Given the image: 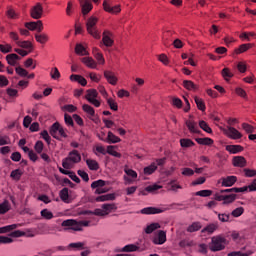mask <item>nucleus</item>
<instances>
[{"label": "nucleus", "instance_id": "nucleus-1", "mask_svg": "<svg viewBox=\"0 0 256 256\" xmlns=\"http://www.w3.org/2000/svg\"><path fill=\"white\" fill-rule=\"evenodd\" d=\"M61 226L64 227V231H83V227H89V221L82 220L78 222L77 220L68 219L64 220Z\"/></svg>", "mask_w": 256, "mask_h": 256}, {"label": "nucleus", "instance_id": "nucleus-2", "mask_svg": "<svg viewBox=\"0 0 256 256\" xmlns=\"http://www.w3.org/2000/svg\"><path fill=\"white\" fill-rule=\"evenodd\" d=\"M77 163H81V154H79L77 150H72L69 152L68 156L62 160V167L64 169H71V167Z\"/></svg>", "mask_w": 256, "mask_h": 256}, {"label": "nucleus", "instance_id": "nucleus-3", "mask_svg": "<svg viewBox=\"0 0 256 256\" xmlns=\"http://www.w3.org/2000/svg\"><path fill=\"white\" fill-rule=\"evenodd\" d=\"M225 245H227V239H225V237L213 236L211 238V243L209 244V249L213 253H217V251H223Z\"/></svg>", "mask_w": 256, "mask_h": 256}, {"label": "nucleus", "instance_id": "nucleus-4", "mask_svg": "<svg viewBox=\"0 0 256 256\" xmlns=\"http://www.w3.org/2000/svg\"><path fill=\"white\" fill-rule=\"evenodd\" d=\"M99 19L95 16L90 17L86 22V29L89 35L94 39H101V32L97 29V22Z\"/></svg>", "mask_w": 256, "mask_h": 256}, {"label": "nucleus", "instance_id": "nucleus-5", "mask_svg": "<svg viewBox=\"0 0 256 256\" xmlns=\"http://www.w3.org/2000/svg\"><path fill=\"white\" fill-rule=\"evenodd\" d=\"M67 129L63 128L59 122H55L51 127H50V135L54 138L57 139L58 141H61L60 137H63L64 139H67ZM60 135V137L57 135Z\"/></svg>", "mask_w": 256, "mask_h": 256}, {"label": "nucleus", "instance_id": "nucleus-6", "mask_svg": "<svg viewBox=\"0 0 256 256\" xmlns=\"http://www.w3.org/2000/svg\"><path fill=\"white\" fill-rule=\"evenodd\" d=\"M167 242V232L159 230L153 237L152 243L154 245H164Z\"/></svg>", "mask_w": 256, "mask_h": 256}, {"label": "nucleus", "instance_id": "nucleus-7", "mask_svg": "<svg viewBox=\"0 0 256 256\" xmlns=\"http://www.w3.org/2000/svg\"><path fill=\"white\" fill-rule=\"evenodd\" d=\"M106 185H107V182L100 179V180H96V181L92 182L91 187H92V189H96L95 190L96 195H101L103 193H107V189L103 188Z\"/></svg>", "mask_w": 256, "mask_h": 256}, {"label": "nucleus", "instance_id": "nucleus-8", "mask_svg": "<svg viewBox=\"0 0 256 256\" xmlns=\"http://www.w3.org/2000/svg\"><path fill=\"white\" fill-rule=\"evenodd\" d=\"M224 133L227 135V137H229V139H233L234 141H237V139H241L243 137V134H241L239 130L231 126H227Z\"/></svg>", "mask_w": 256, "mask_h": 256}, {"label": "nucleus", "instance_id": "nucleus-9", "mask_svg": "<svg viewBox=\"0 0 256 256\" xmlns=\"http://www.w3.org/2000/svg\"><path fill=\"white\" fill-rule=\"evenodd\" d=\"M25 27L29 31H37L38 33H41V31H43V21L38 20L36 22H26Z\"/></svg>", "mask_w": 256, "mask_h": 256}, {"label": "nucleus", "instance_id": "nucleus-10", "mask_svg": "<svg viewBox=\"0 0 256 256\" xmlns=\"http://www.w3.org/2000/svg\"><path fill=\"white\" fill-rule=\"evenodd\" d=\"M30 15L32 19H41V17H43V5L41 3H37L32 7Z\"/></svg>", "mask_w": 256, "mask_h": 256}, {"label": "nucleus", "instance_id": "nucleus-11", "mask_svg": "<svg viewBox=\"0 0 256 256\" xmlns=\"http://www.w3.org/2000/svg\"><path fill=\"white\" fill-rule=\"evenodd\" d=\"M103 9H104V11H106L107 13H111L112 15L121 13L120 5L111 7V5L109 4V2L107 0H104V2H103Z\"/></svg>", "mask_w": 256, "mask_h": 256}, {"label": "nucleus", "instance_id": "nucleus-12", "mask_svg": "<svg viewBox=\"0 0 256 256\" xmlns=\"http://www.w3.org/2000/svg\"><path fill=\"white\" fill-rule=\"evenodd\" d=\"M82 8V15H88L93 10V4L89 0H78Z\"/></svg>", "mask_w": 256, "mask_h": 256}, {"label": "nucleus", "instance_id": "nucleus-13", "mask_svg": "<svg viewBox=\"0 0 256 256\" xmlns=\"http://www.w3.org/2000/svg\"><path fill=\"white\" fill-rule=\"evenodd\" d=\"M164 212L165 210L161 208H156V207H146L140 211L142 215H158L159 213H164Z\"/></svg>", "mask_w": 256, "mask_h": 256}, {"label": "nucleus", "instance_id": "nucleus-14", "mask_svg": "<svg viewBox=\"0 0 256 256\" xmlns=\"http://www.w3.org/2000/svg\"><path fill=\"white\" fill-rule=\"evenodd\" d=\"M113 34L110 31L105 30L103 32L102 42L105 45V47H113V43H115L111 37Z\"/></svg>", "mask_w": 256, "mask_h": 256}, {"label": "nucleus", "instance_id": "nucleus-15", "mask_svg": "<svg viewBox=\"0 0 256 256\" xmlns=\"http://www.w3.org/2000/svg\"><path fill=\"white\" fill-rule=\"evenodd\" d=\"M232 165L234 167H247V160L243 156H234L232 159Z\"/></svg>", "mask_w": 256, "mask_h": 256}, {"label": "nucleus", "instance_id": "nucleus-16", "mask_svg": "<svg viewBox=\"0 0 256 256\" xmlns=\"http://www.w3.org/2000/svg\"><path fill=\"white\" fill-rule=\"evenodd\" d=\"M6 61L8 65L15 67V65H17V61H21V56L17 55L16 53H11L6 56Z\"/></svg>", "mask_w": 256, "mask_h": 256}, {"label": "nucleus", "instance_id": "nucleus-17", "mask_svg": "<svg viewBox=\"0 0 256 256\" xmlns=\"http://www.w3.org/2000/svg\"><path fill=\"white\" fill-rule=\"evenodd\" d=\"M225 149L231 155H237V153H241L244 148L241 145H227Z\"/></svg>", "mask_w": 256, "mask_h": 256}, {"label": "nucleus", "instance_id": "nucleus-18", "mask_svg": "<svg viewBox=\"0 0 256 256\" xmlns=\"http://www.w3.org/2000/svg\"><path fill=\"white\" fill-rule=\"evenodd\" d=\"M217 229H219V224L211 223V224L207 225L206 227H204L201 230V233H208V235H213V233H215V231H217Z\"/></svg>", "mask_w": 256, "mask_h": 256}, {"label": "nucleus", "instance_id": "nucleus-19", "mask_svg": "<svg viewBox=\"0 0 256 256\" xmlns=\"http://www.w3.org/2000/svg\"><path fill=\"white\" fill-rule=\"evenodd\" d=\"M234 183H237V176L222 178V187H233Z\"/></svg>", "mask_w": 256, "mask_h": 256}, {"label": "nucleus", "instance_id": "nucleus-20", "mask_svg": "<svg viewBox=\"0 0 256 256\" xmlns=\"http://www.w3.org/2000/svg\"><path fill=\"white\" fill-rule=\"evenodd\" d=\"M186 126L188 127L190 133H201V130H199V127L197 126V122L193 120H187Z\"/></svg>", "mask_w": 256, "mask_h": 256}, {"label": "nucleus", "instance_id": "nucleus-21", "mask_svg": "<svg viewBox=\"0 0 256 256\" xmlns=\"http://www.w3.org/2000/svg\"><path fill=\"white\" fill-rule=\"evenodd\" d=\"M104 77L110 85H117V77L111 71H104Z\"/></svg>", "mask_w": 256, "mask_h": 256}, {"label": "nucleus", "instance_id": "nucleus-22", "mask_svg": "<svg viewBox=\"0 0 256 256\" xmlns=\"http://www.w3.org/2000/svg\"><path fill=\"white\" fill-rule=\"evenodd\" d=\"M67 249H72V251H83L85 249V242H74L67 246Z\"/></svg>", "mask_w": 256, "mask_h": 256}, {"label": "nucleus", "instance_id": "nucleus-23", "mask_svg": "<svg viewBox=\"0 0 256 256\" xmlns=\"http://www.w3.org/2000/svg\"><path fill=\"white\" fill-rule=\"evenodd\" d=\"M82 63L89 67L90 69H97V62L94 61L92 57H84L82 58Z\"/></svg>", "mask_w": 256, "mask_h": 256}, {"label": "nucleus", "instance_id": "nucleus-24", "mask_svg": "<svg viewBox=\"0 0 256 256\" xmlns=\"http://www.w3.org/2000/svg\"><path fill=\"white\" fill-rule=\"evenodd\" d=\"M70 81H77V83L82 85V87H85L87 85V79H85V77H83L81 75H77V74H72L70 76Z\"/></svg>", "mask_w": 256, "mask_h": 256}, {"label": "nucleus", "instance_id": "nucleus-25", "mask_svg": "<svg viewBox=\"0 0 256 256\" xmlns=\"http://www.w3.org/2000/svg\"><path fill=\"white\" fill-rule=\"evenodd\" d=\"M183 87L187 89V91H197L199 89V87L190 80H184Z\"/></svg>", "mask_w": 256, "mask_h": 256}, {"label": "nucleus", "instance_id": "nucleus-26", "mask_svg": "<svg viewBox=\"0 0 256 256\" xmlns=\"http://www.w3.org/2000/svg\"><path fill=\"white\" fill-rule=\"evenodd\" d=\"M86 165L88 169H90V171H99V163L97 162V160L87 159Z\"/></svg>", "mask_w": 256, "mask_h": 256}, {"label": "nucleus", "instance_id": "nucleus-27", "mask_svg": "<svg viewBox=\"0 0 256 256\" xmlns=\"http://www.w3.org/2000/svg\"><path fill=\"white\" fill-rule=\"evenodd\" d=\"M253 47L252 43L248 44H241L237 49H235L236 55H241V53H245L246 51H249Z\"/></svg>", "mask_w": 256, "mask_h": 256}, {"label": "nucleus", "instance_id": "nucleus-28", "mask_svg": "<svg viewBox=\"0 0 256 256\" xmlns=\"http://www.w3.org/2000/svg\"><path fill=\"white\" fill-rule=\"evenodd\" d=\"M17 227H21V224H12V225L0 227V234L11 233V231H15Z\"/></svg>", "mask_w": 256, "mask_h": 256}, {"label": "nucleus", "instance_id": "nucleus-29", "mask_svg": "<svg viewBox=\"0 0 256 256\" xmlns=\"http://www.w3.org/2000/svg\"><path fill=\"white\" fill-rule=\"evenodd\" d=\"M102 209L104 211V215H109L111 211H117V205L111 204H102Z\"/></svg>", "mask_w": 256, "mask_h": 256}, {"label": "nucleus", "instance_id": "nucleus-30", "mask_svg": "<svg viewBox=\"0 0 256 256\" xmlns=\"http://www.w3.org/2000/svg\"><path fill=\"white\" fill-rule=\"evenodd\" d=\"M122 253H133L135 251H139V246L135 244H128L124 246L121 250Z\"/></svg>", "mask_w": 256, "mask_h": 256}, {"label": "nucleus", "instance_id": "nucleus-31", "mask_svg": "<svg viewBox=\"0 0 256 256\" xmlns=\"http://www.w3.org/2000/svg\"><path fill=\"white\" fill-rule=\"evenodd\" d=\"M157 229H161V224L155 222V223H152V224L148 225L145 228V233L147 235H151V233H153V231H157Z\"/></svg>", "mask_w": 256, "mask_h": 256}, {"label": "nucleus", "instance_id": "nucleus-32", "mask_svg": "<svg viewBox=\"0 0 256 256\" xmlns=\"http://www.w3.org/2000/svg\"><path fill=\"white\" fill-rule=\"evenodd\" d=\"M93 55L95 59L98 61L99 65H105V58L103 57V54L100 53L99 49L94 48Z\"/></svg>", "mask_w": 256, "mask_h": 256}, {"label": "nucleus", "instance_id": "nucleus-33", "mask_svg": "<svg viewBox=\"0 0 256 256\" xmlns=\"http://www.w3.org/2000/svg\"><path fill=\"white\" fill-rule=\"evenodd\" d=\"M97 203H101L103 201H115V194H105L98 196L96 198Z\"/></svg>", "mask_w": 256, "mask_h": 256}, {"label": "nucleus", "instance_id": "nucleus-34", "mask_svg": "<svg viewBox=\"0 0 256 256\" xmlns=\"http://www.w3.org/2000/svg\"><path fill=\"white\" fill-rule=\"evenodd\" d=\"M35 39L37 43H41V45H45L47 41H49V36L45 33L42 34H35Z\"/></svg>", "mask_w": 256, "mask_h": 256}, {"label": "nucleus", "instance_id": "nucleus-35", "mask_svg": "<svg viewBox=\"0 0 256 256\" xmlns=\"http://www.w3.org/2000/svg\"><path fill=\"white\" fill-rule=\"evenodd\" d=\"M105 141H107V143H121V138L115 136L113 132L109 131L107 139Z\"/></svg>", "mask_w": 256, "mask_h": 256}, {"label": "nucleus", "instance_id": "nucleus-36", "mask_svg": "<svg viewBox=\"0 0 256 256\" xmlns=\"http://www.w3.org/2000/svg\"><path fill=\"white\" fill-rule=\"evenodd\" d=\"M195 141H196V143H198V145H213V143H214L213 139H211L209 137L196 138Z\"/></svg>", "mask_w": 256, "mask_h": 256}, {"label": "nucleus", "instance_id": "nucleus-37", "mask_svg": "<svg viewBox=\"0 0 256 256\" xmlns=\"http://www.w3.org/2000/svg\"><path fill=\"white\" fill-rule=\"evenodd\" d=\"M215 215L218 216V219L221 221V223H229V219H231V214L227 213H218L217 211L214 212Z\"/></svg>", "mask_w": 256, "mask_h": 256}, {"label": "nucleus", "instance_id": "nucleus-38", "mask_svg": "<svg viewBox=\"0 0 256 256\" xmlns=\"http://www.w3.org/2000/svg\"><path fill=\"white\" fill-rule=\"evenodd\" d=\"M154 171H157V163L155 162L144 168V175H153Z\"/></svg>", "mask_w": 256, "mask_h": 256}, {"label": "nucleus", "instance_id": "nucleus-39", "mask_svg": "<svg viewBox=\"0 0 256 256\" xmlns=\"http://www.w3.org/2000/svg\"><path fill=\"white\" fill-rule=\"evenodd\" d=\"M221 75H222L223 79H225L226 81H230L231 78H233V76H234L233 72H231V70L229 68L222 69Z\"/></svg>", "mask_w": 256, "mask_h": 256}, {"label": "nucleus", "instance_id": "nucleus-40", "mask_svg": "<svg viewBox=\"0 0 256 256\" xmlns=\"http://www.w3.org/2000/svg\"><path fill=\"white\" fill-rule=\"evenodd\" d=\"M17 46L21 47V49H28V51H33V44L29 41L19 40Z\"/></svg>", "mask_w": 256, "mask_h": 256}, {"label": "nucleus", "instance_id": "nucleus-41", "mask_svg": "<svg viewBox=\"0 0 256 256\" xmlns=\"http://www.w3.org/2000/svg\"><path fill=\"white\" fill-rule=\"evenodd\" d=\"M22 176L23 171L21 169H15L10 174L11 179H14V181H20Z\"/></svg>", "mask_w": 256, "mask_h": 256}, {"label": "nucleus", "instance_id": "nucleus-42", "mask_svg": "<svg viewBox=\"0 0 256 256\" xmlns=\"http://www.w3.org/2000/svg\"><path fill=\"white\" fill-rule=\"evenodd\" d=\"M82 109L84 111V113H87L88 117H95V109H93V107H91L89 104H84L82 106Z\"/></svg>", "mask_w": 256, "mask_h": 256}, {"label": "nucleus", "instance_id": "nucleus-43", "mask_svg": "<svg viewBox=\"0 0 256 256\" xmlns=\"http://www.w3.org/2000/svg\"><path fill=\"white\" fill-rule=\"evenodd\" d=\"M75 53L77 55H89V53L87 52V49H85V46L82 44H76L75 47Z\"/></svg>", "mask_w": 256, "mask_h": 256}, {"label": "nucleus", "instance_id": "nucleus-44", "mask_svg": "<svg viewBox=\"0 0 256 256\" xmlns=\"http://www.w3.org/2000/svg\"><path fill=\"white\" fill-rule=\"evenodd\" d=\"M60 199H62L64 203H69V188H63L60 191Z\"/></svg>", "mask_w": 256, "mask_h": 256}, {"label": "nucleus", "instance_id": "nucleus-45", "mask_svg": "<svg viewBox=\"0 0 256 256\" xmlns=\"http://www.w3.org/2000/svg\"><path fill=\"white\" fill-rule=\"evenodd\" d=\"M11 209V205L7 200H5L3 203L0 204V215H5L7 211Z\"/></svg>", "mask_w": 256, "mask_h": 256}, {"label": "nucleus", "instance_id": "nucleus-46", "mask_svg": "<svg viewBox=\"0 0 256 256\" xmlns=\"http://www.w3.org/2000/svg\"><path fill=\"white\" fill-rule=\"evenodd\" d=\"M201 229V223L200 222H193L188 228V233H195V231H199Z\"/></svg>", "mask_w": 256, "mask_h": 256}, {"label": "nucleus", "instance_id": "nucleus-47", "mask_svg": "<svg viewBox=\"0 0 256 256\" xmlns=\"http://www.w3.org/2000/svg\"><path fill=\"white\" fill-rule=\"evenodd\" d=\"M6 15L8 19H19V13H17L13 8H8Z\"/></svg>", "mask_w": 256, "mask_h": 256}, {"label": "nucleus", "instance_id": "nucleus-48", "mask_svg": "<svg viewBox=\"0 0 256 256\" xmlns=\"http://www.w3.org/2000/svg\"><path fill=\"white\" fill-rule=\"evenodd\" d=\"M97 95H99L97 93V90L90 89V90L87 91L86 99H87V101H92L93 99H97Z\"/></svg>", "mask_w": 256, "mask_h": 256}, {"label": "nucleus", "instance_id": "nucleus-49", "mask_svg": "<svg viewBox=\"0 0 256 256\" xmlns=\"http://www.w3.org/2000/svg\"><path fill=\"white\" fill-rule=\"evenodd\" d=\"M194 101L197 105V108L199 109V111H205L206 106H205V102L203 101V99L199 98V97H195Z\"/></svg>", "mask_w": 256, "mask_h": 256}, {"label": "nucleus", "instance_id": "nucleus-50", "mask_svg": "<svg viewBox=\"0 0 256 256\" xmlns=\"http://www.w3.org/2000/svg\"><path fill=\"white\" fill-rule=\"evenodd\" d=\"M51 79H54V81H57V79H61V72H59V69L57 67L52 68L50 72Z\"/></svg>", "mask_w": 256, "mask_h": 256}, {"label": "nucleus", "instance_id": "nucleus-51", "mask_svg": "<svg viewBox=\"0 0 256 256\" xmlns=\"http://www.w3.org/2000/svg\"><path fill=\"white\" fill-rule=\"evenodd\" d=\"M199 127L200 129L205 131V133H213V130L211 129V127H209V124H207V122H205L204 120H201L199 122Z\"/></svg>", "mask_w": 256, "mask_h": 256}, {"label": "nucleus", "instance_id": "nucleus-52", "mask_svg": "<svg viewBox=\"0 0 256 256\" xmlns=\"http://www.w3.org/2000/svg\"><path fill=\"white\" fill-rule=\"evenodd\" d=\"M180 145L181 147L189 148V147H193V145H195V142H193L191 139L183 138L180 140Z\"/></svg>", "mask_w": 256, "mask_h": 256}, {"label": "nucleus", "instance_id": "nucleus-53", "mask_svg": "<svg viewBox=\"0 0 256 256\" xmlns=\"http://www.w3.org/2000/svg\"><path fill=\"white\" fill-rule=\"evenodd\" d=\"M237 199V195L235 194H229L224 196V205H228L229 203H233Z\"/></svg>", "mask_w": 256, "mask_h": 256}, {"label": "nucleus", "instance_id": "nucleus-54", "mask_svg": "<svg viewBox=\"0 0 256 256\" xmlns=\"http://www.w3.org/2000/svg\"><path fill=\"white\" fill-rule=\"evenodd\" d=\"M162 186L161 185H149L145 188V191H147V193H155L156 191H159V189H161Z\"/></svg>", "mask_w": 256, "mask_h": 256}, {"label": "nucleus", "instance_id": "nucleus-55", "mask_svg": "<svg viewBox=\"0 0 256 256\" xmlns=\"http://www.w3.org/2000/svg\"><path fill=\"white\" fill-rule=\"evenodd\" d=\"M0 51L1 53H11V51H13V46H11V44H0Z\"/></svg>", "mask_w": 256, "mask_h": 256}, {"label": "nucleus", "instance_id": "nucleus-56", "mask_svg": "<svg viewBox=\"0 0 256 256\" xmlns=\"http://www.w3.org/2000/svg\"><path fill=\"white\" fill-rule=\"evenodd\" d=\"M107 104L109 105V107L112 111H118L119 110V106L117 105V102H115V100H113V98H108L107 99Z\"/></svg>", "mask_w": 256, "mask_h": 256}, {"label": "nucleus", "instance_id": "nucleus-57", "mask_svg": "<svg viewBox=\"0 0 256 256\" xmlns=\"http://www.w3.org/2000/svg\"><path fill=\"white\" fill-rule=\"evenodd\" d=\"M113 147L114 146H108L106 153H108V155H112V157H117L118 159H121V153L113 150Z\"/></svg>", "mask_w": 256, "mask_h": 256}, {"label": "nucleus", "instance_id": "nucleus-58", "mask_svg": "<svg viewBox=\"0 0 256 256\" xmlns=\"http://www.w3.org/2000/svg\"><path fill=\"white\" fill-rule=\"evenodd\" d=\"M41 217L44 219L50 220L53 219V212L49 211L48 209H43L41 212Z\"/></svg>", "mask_w": 256, "mask_h": 256}, {"label": "nucleus", "instance_id": "nucleus-59", "mask_svg": "<svg viewBox=\"0 0 256 256\" xmlns=\"http://www.w3.org/2000/svg\"><path fill=\"white\" fill-rule=\"evenodd\" d=\"M3 145H11V138H9V136H7V135L1 136L0 135V147H3Z\"/></svg>", "mask_w": 256, "mask_h": 256}, {"label": "nucleus", "instance_id": "nucleus-60", "mask_svg": "<svg viewBox=\"0 0 256 256\" xmlns=\"http://www.w3.org/2000/svg\"><path fill=\"white\" fill-rule=\"evenodd\" d=\"M243 213H245V209L243 207H238L231 212V215L232 217H241Z\"/></svg>", "mask_w": 256, "mask_h": 256}, {"label": "nucleus", "instance_id": "nucleus-61", "mask_svg": "<svg viewBox=\"0 0 256 256\" xmlns=\"http://www.w3.org/2000/svg\"><path fill=\"white\" fill-rule=\"evenodd\" d=\"M197 197H211L213 195V191L211 190H200L196 192Z\"/></svg>", "mask_w": 256, "mask_h": 256}, {"label": "nucleus", "instance_id": "nucleus-62", "mask_svg": "<svg viewBox=\"0 0 256 256\" xmlns=\"http://www.w3.org/2000/svg\"><path fill=\"white\" fill-rule=\"evenodd\" d=\"M15 71L20 77H27V75H29V72H27V70H25V68H22L21 66L16 67Z\"/></svg>", "mask_w": 256, "mask_h": 256}, {"label": "nucleus", "instance_id": "nucleus-63", "mask_svg": "<svg viewBox=\"0 0 256 256\" xmlns=\"http://www.w3.org/2000/svg\"><path fill=\"white\" fill-rule=\"evenodd\" d=\"M242 129L245 130L246 133H255V127L248 123H242Z\"/></svg>", "mask_w": 256, "mask_h": 256}, {"label": "nucleus", "instance_id": "nucleus-64", "mask_svg": "<svg viewBox=\"0 0 256 256\" xmlns=\"http://www.w3.org/2000/svg\"><path fill=\"white\" fill-rule=\"evenodd\" d=\"M43 147H44L43 141L38 140L35 143L34 149H35L36 153L41 154V153H43Z\"/></svg>", "mask_w": 256, "mask_h": 256}]
</instances>
